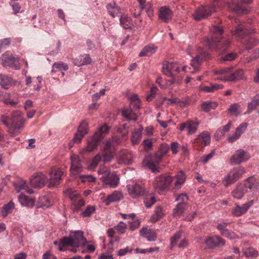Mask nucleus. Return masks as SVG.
I'll use <instances>...</instances> for the list:
<instances>
[{
  "label": "nucleus",
  "mask_w": 259,
  "mask_h": 259,
  "mask_svg": "<svg viewBox=\"0 0 259 259\" xmlns=\"http://www.w3.org/2000/svg\"><path fill=\"white\" fill-rule=\"evenodd\" d=\"M248 124L247 123H243L237 127L234 135L236 138H239L243 133L246 130Z\"/></svg>",
  "instance_id": "54"
},
{
  "label": "nucleus",
  "mask_w": 259,
  "mask_h": 259,
  "mask_svg": "<svg viewBox=\"0 0 259 259\" xmlns=\"http://www.w3.org/2000/svg\"><path fill=\"white\" fill-rule=\"evenodd\" d=\"M92 62V59L90 58L89 55L83 54L79 56L74 59H73V63L75 65L80 66L84 65L89 64Z\"/></svg>",
  "instance_id": "29"
},
{
  "label": "nucleus",
  "mask_w": 259,
  "mask_h": 259,
  "mask_svg": "<svg viewBox=\"0 0 259 259\" xmlns=\"http://www.w3.org/2000/svg\"><path fill=\"white\" fill-rule=\"evenodd\" d=\"M96 210L95 206L89 205L81 213V215L83 217H89L94 213Z\"/></svg>",
  "instance_id": "57"
},
{
  "label": "nucleus",
  "mask_w": 259,
  "mask_h": 259,
  "mask_svg": "<svg viewBox=\"0 0 259 259\" xmlns=\"http://www.w3.org/2000/svg\"><path fill=\"white\" fill-rule=\"evenodd\" d=\"M49 174L51 176L50 179V187H56L59 184L63 174L62 171L60 168H52Z\"/></svg>",
  "instance_id": "14"
},
{
  "label": "nucleus",
  "mask_w": 259,
  "mask_h": 259,
  "mask_svg": "<svg viewBox=\"0 0 259 259\" xmlns=\"http://www.w3.org/2000/svg\"><path fill=\"white\" fill-rule=\"evenodd\" d=\"M209 54L206 52H203L194 58L191 63V65L194 69V71H192V73H194L199 71L201 62L204 60L209 59Z\"/></svg>",
  "instance_id": "15"
},
{
  "label": "nucleus",
  "mask_w": 259,
  "mask_h": 259,
  "mask_svg": "<svg viewBox=\"0 0 259 259\" xmlns=\"http://www.w3.org/2000/svg\"><path fill=\"white\" fill-rule=\"evenodd\" d=\"M140 233L141 236L146 238L149 241H154L157 239V234L153 230L144 227L140 230Z\"/></svg>",
  "instance_id": "27"
},
{
  "label": "nucleus",
  "mask_w": 259,
  "mask_h": 259,
  "mask_svg": "<svg viewBox=\"0 0 259 259\" xmlns=\"http://www.w3.org/2000/svg\"><path fill=\"white\" fill-rule=\"evenodd\" d=\"M143 128L140 125L138 128H136L132 133L131 141L133 145H137L140 143L142 139Z\"/></svg>",
  "instance_id": "30"
},
{
  "label": "nucleus",
  "mask_w": 259,
  "mask_h": 259,
  "mask_svg": "<svg viewBox=\"0 0 259 259\" xmlns=\"http://www.w3.org/2000/svg\"><path fill=\"white\" fill-rule=\"evenodd\" d=\"M243 253L246 257L250 259L256 258L258 255V251L251 247H249L245 249L243 251Z\"/></svg>",
  "instance_id": "50"
},
{
  "label": "nucleus",
  "mask_w": 259,
  "mask_h": 259,
  "mask_svg": "<svg viewBox=\"0 0 259 259\" xmlns=\"http://www.w3.org/2000/svg\"><path fill=\"white\" fill-rule=\"evenodd\" d=\"M204 243L208 247L213 248L217 246H224L225 241L219 236H214L207 238Z\"/></svg>",
  "instance_id": "20"
},
{
  "label": "nucleus",
  "mask_w": 259,
  "mask_h": 259,
  "mask_svg": "<svg viewBox=\"0 0 259 259\" xmlns=\"http://www.w3.org/2000/svg\"><path fill=\"white\" fill-rule=\"evenodd\" d=\"M244 168L241 167H235L230 171L223 180L225 186H228L239 179L244 173Z\"/></svg>",
  "instance_id": "5"
},
{
  "label": "nucleus",
  "mask_w": 259,
  "mask_h": 259,
  "mask_svg": "<svg viewBox=\"0 0 259 259\" xmlns=\"http://www.w3.org/2000/svg\"><path fill=\"white\" fill-rule=\"evenodd\" d=\"M132 153L127 150L121 151L119 154L118 162L119 164H129L132 162Z\"/></svg>",
  "instance_id": "28"
},
{
  "label": "nucleus",
  "mask_w": 259,
  "mask_h": 259,
  "mask_svg": "<svg viewBox=\"0 0 259 259\" xmlns=\"http://www.w3.org/2000/svg\"><path fill=\"white\" fill-rule=\"evenodd\" d=\"M256 33L255 29H248L245 26L243 23L237 25L234 28L231 30L232 35L238 39H241L243 36L250 34H253Z\"/></svg>",
  "instance_id": "8"
},
{
  "label": "nucleus",
  "mask_w": 259,
  "mask_h": 259,
  "mask_svg": "<svg viewBox=\"0 0 259 259\" xmlns=\"http://www.w3.org/2000/svg\"><path fill=\"white\" fill-rule=\"evenodd\" d=\"M127 192L133 198H138L144 196L146 193L145 187L141 184L135 183L126 186Z\"/></svg>",
  "instance_id": "7"
},
{
  "label": "nucleus",
  "mask_w": 259,
  "mask_h": 259,
  "mask_svg": "<svg viewBox=\"0 0 259 259\" xmlns=\"http://www.w3.org/2000/svg\"><path fill=\"white\" fill-rule=\"evenodd\" d=\"M24 122L22 113L19 110H16L12 112L11 116V125L23 126Z\"/></svg>",
  "instance_id": "23"
},
{
  "label": "nucleus",
  "mask_w": 259,
  "mask_h": 259,
  "mask_svg": "<svg viewBox=\"0 0 259 259\" xmlns=\"http://www.w3.org/2000/svg\"><path fill=\"white\" fill-rule=\"evenodd\" d=\"M122 116L126 118L127 120L136 121L137 120V116L134 113L131 109H125L122 111Z\"/></svg>",
  "instance_id": "43"
},
{
  "label": "nucleus",
  "mask_w": 259,
  "mask_h": 259,
  "mask_svg": "<svg viewBox=\"0 0 259 259\" xmlns=\"http://www.w3.org/2000/svg\"><path fill=\"white\" fill-rule=\"evenodd\" d=\"M170 149L169 146L165 143H163L160 145L158 150V152L162 156H165Z\"/></svg>",
  "instance_id": "60"
},
{
  "label": "nucleus",
  "mask_w": 259,
  "mask_h": 259,
  "mask_svg": "<svg viewBox=\"0 0 259 259\" xmlns=\"http://www.w3.org/2000/svg\"><path fill=\"white\" fill-rule=\"evenodd\" d=\"M71 237L72 239L75 247L84 245L87 241L83 237V233L81 231H76L70 232Z\"/></svg>",
  "instance_id": "21"
},
{
  "label": "nucleus",
  "mask_w": 259,
  "mask_h": 259,
  "mask_svg": "<svg viewBox=\"0 0 259 259\" xmlns=\"http://www.w3.org/2000/svg\"><path fill=\"white\" fill-rule=\"evenodd\" d=\"M48 180L47 177L41 172L34 174L30 179V183L32 187L35 188H41Z\"/></svg>",
  "instance_id": "13"
},
{
  "label": "nucleus",
  "mask_w": 259,
  "mask_h": 259,
  "mask_svg": "<svg viewBox=\"0 0 259 259\" xmlns=\"http://www.w3.org/2000/svg\"><path fill=\"white\" fill-rule=\"evenodd\" d=\"M61 240L63 244H64L65 246L75 247L72 239L71 237L70 234L68 237H64Z\"/></svg>",
  "instance_id": "64"
},
{
  "label": "nucleus",
  "mask_w": 259,
  "mask_h": 259,
  "mask_svg": "<svg viewBox=\"0 0 259 259\" xmlns=\"http://www.w3.org/2000/svg\"><path fill=\"white\" fill-rule=\"evenodd\" d=\"M158 17L163 22H167L172 18V12L168 7H161L159 10Z\"/></svg>",
  "instance_id": "25"
},
{
  "label": "nucleus",
  "mask_w": 259,
  "mask_h": 259,
  "mask_svg": "<svg viewBox=\"0 0 259 259\" xmlns=\"http://www.w3.org/2000/svg\"><path fill=\"white\" fill-rule=\"evenodd\" d=\"M8 127V132L11 137H15L18 135L19 133V130L22 128V126H10Z\"/></svg>",
  "instance_id": "58"
},
{
  "label": "nucleus",
  "mask_w": 259,
  "mask_h": 259,
  "mask_svg": "<svg viewBox=\"0 0 259 259\" xmlns=\"http://www.w3.org/2000/svg\"><path fill=\"white\" fill-rule=\"evenodd\" d=\"M163 215V212L162 208L160 206H157L154 214L151 217V221L152 222L155 223L161 218Z\"/></svg>",
  "instance_id": "40"
},
{
  "label": "nucleus",
  "mask_w": 259,
  "mask_h": 259,
  "mask_svg": "<svg viewBox=\"0 0 259 259\" xmlns=\"http://www.w3.org/2000/svg\"><path fill=\"white\" fill-rule=\"evenodd\" d=\"M252 0H234L229 5V7L233 11L237 13H247V11L244 4H249Z\"/></svg>",
  "instance_id": "11"
},
{
  "label": "nucleus",
  "mask_w": 259,
  "mask_h": 259,
  "mask_svg": "<svg viewBox=\"0 0 259 259\" xmlns=\"http://www.w3.org/2000/svg\"><path fill=\"white\" fill-rule=\"evenodd\" d=\"M18 199L20 203L23 206L32 207L34 205L35 199L30 198L23 194L20 195Z\"/></svg>",
  "instance_id": "33"
},
{
  "label": "nucleus",
  "mask_w": 259,
  "mask_h": 259,
  "mask_svg": "<svg viewBox=\"0 0 259 259\" xmlns=\"http://www.w3.org/2000/svg\"><path fill=\"white\" fill-rule=\"evenodd\" d=\"M239 107L238 104H232L230 105L228 110L231 114L237 116L239 114V112L238 111Z\"/></svg>",
  "instance_id": "63"
},
{
  "label": "nucleus",
  "mask_w": 259,
  "mask_h": 259,
  "mask_svg": "<svg viewBox=\"0 0 259 259\" xmlns=\"http://www.w3.org/2000/svg\"><path fill=\"white\" fill-rule=\"evenodd\" d=\"M155 202V198L152 195H147L144 200V204L147 208H150Z\"/></svg>",
  "instance_id": "52"
},
{
  "label": "nucleus",
  "mask_w": 259,
  "mask_h": 259,
  "mask_svg": "<svg viewBox=\"0 0 259 259\" xmlns=\"http://www.w3.org/2000/svg\"><path fill=\"white\" fill-rule=\"evenodd\" d=\"M180 68L177 63H169L162 66L163 74L167 76L173 77L174 72H180Z\"/></svg>",
  "instance_id": "22"
},
{
  "label": "nucleus",
  "mask_w": 259,
  "mask_h": 259,
  "mask_svg": "<svg viewBox=\"0 0 259 259\" xmlns=\"http://www.w3.org/2000/svg\"><path fill=\"white\" fill-rule=\"evenodd\" d=\"M70 172L71 174L76 175L82 171V165L79 157L73 154L71 156Z\"/></svg>",
  "instance_id": "16"
},
{
  "label": "nucleus",
  "mask_w": 259,
  "mask_h": 259,
  "mask_svg": "<svg viewBox=\"0 0 259 259\" xmlns=\"http://www.w3.org/2000/svg\"><path fill=\"white\" fill-rule=\"evenodd\" d=\"M156 48L153 47L146 46L139 54L140 57H143L146 56H150L155 53L156 51Z\"/></svg>",
  "instance_id": "48"
},
{
  "label": "nucleus",
  "mask_w": 259,
  "mask_h": 259,
  "mask_svg": "<svg viewBox=\"0 0 259 259\" xmlns=\"http://www.w3.org/2000/svg\"><path fill=\"white\" fill-rule=\"evenodd\" d=\"M15 188L17 192H20L21 190H24L27 185L25 181H20L18 182H14Z\"/></svg>",
  "instance_id": "61"
},
{
  "label": "nucleus",
  "mask_w": 259,
  "mask_h": 259,
  "mask_svg": "<svg viewBox=\"0 0 259 259\" xmlns=\"http://www.w3.org/2000/svg\"><path fill=\"white\" fill-rule=\"evenodd\" d=\"M218 106V104L217 102H205L202 104L201 108L205 112H208L211 109H214L216 108Z\"/></svg>",
  "instance_id": "49"
},
{
  "label": "nucleus",
  "mask_w": 259,
  "mask_h": 259,
  "mask_svg": "<svg viewBox=\"0 0 259 259\" xmlns=\"http://www.w3.org/2000/svg\"><path fill=\"white\" fill-rule=\"evenodd\" d=\"M98 174L101 175V179L104 185L111 188H115L117 186L119 178L116 174H111L109 169L103 166L100 167L98 170Z\"/></svg>",
  "instance_id": "3"
},
{
  "label": "nucleus",
  "mask_w": 259,
  "mask_h": 259,
  "mask_svg": "<svg viewBox=\"0 0 259 259\" xmlns=\"http://www.w3.org/2000/svg\"><path fill=\"white\" fill-rule=\"evenodd\" d=\"M223 0H213L212 6H202L197 8L192 16L196 21L204 19L210 16L211 14L220 9L223 4Z\"/></svg>",
  "instance_id": "2"
},
{
  "label": "nucleus",
  "mask_w": 259,
  "mask_h": 259,
  "mask_svg": "<svg viewBox=\"0 0 259 259\" xmlns=\"http://www.w3.org/2000/svg\"><path fill=\"white\" fill-rule=\"evenodd\" d=\"M0 121L7 127L11 125V117L6 114H2L0 116Z\"/></svg>",
  "instance_id": "62"
},
{
  "label": "nucleus",
  "mask_w": 259,
  "mask_h": 259,
  "mask_svg": "<svg viewBox=\"0 0 259 259\" xmlns=\"http://www.w3.org/2000/svg\"><path fill=\"white\" fill-rule=\"evenodd\" d=\"M253 200L248 201L242 206L235 204V207L232 211V214L234 217H240L247 212L249 207L253 204Z\"/></svg>",
  "instance_id": "18"
},
{
  "label": "nucleus",
  "mask_w": 259,
  "mask_h": 259,
  "mask_svg": "<svg viewBox=\"0 0 259 259\" xmlns=\"http://www.w3.org/2000/svg\"><path fill=\"white\" fill-rule=\"evenodd\" d=\"M224 32V30L222 26L218 24L212 25L210 28V37H206L204 39L207 47L210 49L215 50L219 55L225 52L230 45V41L228 39L225 40L221 44H220Z\"/></svg>",
  "instance_id": "1"
},
{
  "label": "nucleus",
  "mask_w": 259,
  "mask_h": 259,
  "mask_svg": "<svg viewBox=\"0 0 259 259\" xmlns=\"http://www.w3.org/2000/svg\"><path fill=\"white\" fill-rule=\"evenodd\" d=\"M102 160V156L100 154H97L92 160L91 162L88 164V168L90 169H95L99 163Z\"/></svg>",
  "instance_id": "46"
},
{
  "label": "nucleus",
  "mask_w": 259,
  "mask_h": 259,
  "mask_svg": "<svg viewBox=\"0 0 259 259\" xmlns=\"http://www.w3.org/2000/svg\"><path fill=\"white\" fill-rule=\"evenodd\" d=\"M210 141V136L207 132H203L197 136L195 139L196 142H203L204 145H207Z\"/></svg>",
  "instance_id": "37"
},
{
  "label": "nucleus",
  "mask_w": 259,
  "mask_h": 259,
  "mask_svg": "<svg viewBox=\"0 0 259 259\" xmlns=\"http://www.w3.org/2000/svg\"><path fill=\"white\" fill-rule=\"evenodd\" d=\"M229 224V223L223 222L217 225L216 228L220 231L221 235L223 236L224 234H225V233L229 230L227 228Z\"/></svg>",
  "instance_id": "55"
},
{
  "label": "nucleus",
  "mask_w": 259,
  "mask_h": 259,
  "mask_svg": "<svg viewBox=\"0 0 259 259\" xmlns=\"http://www.w3.org/2000/svg\"><path fill=\"white\" fill-rule=\"evenodd\" d=\"M13 79L11 77L0 74V85L4 89H8V86L11 84Z\"/></svg>",
  "instance_id": "38"
},
{
  "label": "nucleus",
  "mask_w": 259,
  "mask_h": 259,
  "mask_svg": "<svg viewBox=\"0 0 259 259\" xmlns=\"http://www.w3.org/2000/svg\"><path fill=\"white\" fill-rule=\"evenodd\" d=\"M259 185V181L256 179L254 176H251L246 179L244 184L242 186H244V188L249 189L250 190L252 191L257 188Z\"/></svg>",
  "instance_id": "26"
},
{
  "label": "nucleus",
  "mask_w": 259,
  "mask_h": 259,
  "mask_svg": "<svg viewBox=\"0 0 259 259\" xmlns=\"http://www.w3.org/2000/svg\"><path fill=\"white\" fill-rule=\"evenodd\" d=\"M177 181L175 182L174 189H179L180 186L185 181V175L182 171H180L176 175Z\"/></svg>",
  "instance_id": "47"
},
{
  "label": "nucleus",
  "mask_w": 259,
  "mask_h": 259,
  "mask_svg": "<svg viewBox=\"0 0 259 259\" xmlns=\"http://www.w3.org/2000/svg\"><path fill=\"white\" fill-rule=\"evenodd\" d=\"M187 207L188 204L186 202H179L172 210V215L174 217H180Z\"/></svg>",
  "instance_id": "31"
},
{
  "label": "nucleus",
  "mask_w": 259,
  "mask_h": 259,
  "mask_svg": "<svg viewBox=\"0 0 259 259\" xmlns=\"http://www.w3.org/2000/svg\"><path fill=\"white\" fill-rule=\"evenodd\" d=\"M163 156L158 152L151 155L146 163L147 166L153 172L156 173L159 171L157 165L160 162Z\"/></svg>",
  "instance_id": "10"
},
{
  "label": "nucleus",
  "mask_w": 259,
  "mask_h": 259,
  "mask_svg": "<svg viewBox=\"0 0 259 259\" xmlns=\"http://www.w3.org/2000/svg\"><path fill=\"white\" fill-rule=\"evenodd\" d=\"M101 140L100 134L99 132H96L91 139L88 141L85 151L90 152L95 150L98 146Z\"/></svg>",
  "instance_id": "19"
},
{
  "label": "nucleus",
  "mask_w": 259,
  "mask_h": 259,
  "mask_svg": "<svg viewBox=\"0 0 259 259\" xmlns=\"http://www.w3.org/2000/svg\"><path fill=\"white\" fill-rule=\"evenodd\" d=\"M120 24L124 29H131L133 24L132 19L126 14H122L119 19Z\"/></svg>",
  "instance_id": "32"
},
{
  "label": "nucleus",
  "mask_w": 259,
  "mask_h": 259,
  "mask_svg": "<svg viewBox=\"0 0 259 259\" xmlns=\"http://www.w3.org/2000/svg\"><path fill=\"white\" fill-rule=\"evenodd\" d=\"M215 73L221 74L222 76L218 79L223 81L235 82L244 78V72L242 69L233 72L228 68L217 71Z\"/></svg>",
  "instance_id": "4"
},
{
  "label": "nucleus",
  "mask_w": 259,
  "mask_h": 259,
  "mask_svg": "<svg viewBox=\"0 0 259 259\" xmlns=\"http://www.w3.org/2000/svg\"><path fill=\"white\" fill-rule=\"evenodd\" d=\"M223 87L222 84L210 83L209 85H201L200 90L207 93H212L223 89Z\"/></svg>",
  "instance_id": "35"
},
{
  "label": "nucleus",
  "mask_w": 259,
  "mask_h": 259,
  "mask_svg": "<svg viewBox=\"0 0 259 259\" xmlns=\"http://www.w3.org/2000/svg\"><path fill=\"white\" fill-rule=\"evenodd\" d=\"M199 124L198 122H194L191 120L187 121V128L188 130V134L189 135H192L196 133L197 126Z\"/></svg>",
  "instance_id": "45"
},
{
  "label": "nucleus",
  "mask_w": 259,
  "mask_h": 259,
  "mask_svg": "<svg viewBox=\"0 0 259 259\" xmlns=\"http://www.w3.org/2000/svg\"><path fill=\"white\" fill-rule=\"evenodd\" d=\"M14 207V204L12 201H11L9 203L5 205L2 211V215L4 217H6Z\"/></svg>",
  "instance_id": "51"
},
{
  "label": "nucleus",
  "mask_w": 259,
  "mask_h": 259,
  "mask_svg": "<svg viewBox=\"0 0 259 259\" xmlns=\"http://www.w3.org/2000/svg\"><path fill=\"white\" fill-rule=\"evenodd\" d=\"M248 124L247 123H243L237 127L234 135L236 138H239L243 133L246 130Z\"/></svg>",
  "instance_id": "53"
},
{
  "label": "nucleus",
  "mask_w": 259,
  "mask_h": 259,
  "mask_svg": "<svg viewBox=\"0 0 259 259\" xmlns=\"http://www.w3.org/2000/svg\"><path fill=\"white\" fill-rule=\"evenodd\" d=\"M123 194L117 191H114L112 194L108 195L104 200L106 205H108L110 203L118 202L123 199Z\"/></svg>",
  "instance_id": "24"
},
{
  "label": "nucleus",
  "mask_w": 259,
  "mask_h": 259,
  "mask_svg": "<svg viewBox=\"0 0 259 259\" xmlns=\"http://www.w3.org/2000/svg\"><path fill=\"white\" fill-rule=\"evenodd\" d=\"M89 132L88 123L86 121H82L80 122L77 133L74 137V140L81 142L83 138Z\"/></svg>",
  "instance_id": "17"
},
{
  "label": "nucleus",
  "mask_w": 259,
  "mask_h": 259,
  "mask_svg": "<svg viewBox=\"0 0 259 259\" xmlns=\"http://www.w3.org/2000/svg\"><path fill=\"white\" fill-rule=\"evenodd\" d=\"M10 94L7 93H3L0 91V101H2L6 105L14 106L16 103L13 101H10Z\"/></svg>",
  "instance_id": "44"
},
{
  "label": "nucleus",
  "mask_w": 259,
  "mask_h": 259,
  "mask_svg": "<svg viewBox=\"0 0 259 259\" xmlns=\"http://www.w3.org/2000/svg\"><path fill=\"white\" fill-rule=\"evenodd\" d=\"M259 106V94H256L252 99L250 102L248 103V112L254 110Z\"/></svg>",
  "instance_id": "42"
},
{
  "label": "nucleus",
  "mask_w": 259,
  "mask_h": 259,
  "mask_svg": "<svg viewBox=\"0 0 259 259\" xmlns=\"http://www.w3.org/2000/svg\"><path fill=\"white\" fill-rule=\"evenodd\" d=\"M52 72H55V69H57L60 70H67L68 69V65L63 62L55 63L53 65Z\"/></svg>",
  "instance_id": "56"
},
{
  "label": "nucleus",
  "mask_w": 259,
  "mask_h": 259,
  "mask_svg": "<svg viewBox=\"0 0 259 259\" xmlns=\"http://www.w3.org/2000/svg\"><path fill=\"white\" fill-rule=\"evenodd\" d=\"M19 58L13 56L10 52H7L2 56V65L5 67H10L19 70L20 68L19 65Z\"/></svg>",
  "instance_id": "6"
},
{
  "label": "nucleus",
  "mask_w": 259,
  "mask_h": 259,
  "mask_svg": "<svg viewBox=\"0 0 259 259\" xmlns=\"http://www.w3.org/2000/svg\"><path fill=\"white\" fill-rule=\"evenodd\" d=\"M246 192L247 190L244 188V186H242V184H240L232 191V194L234 198L241 199Z\"/></svg>",
  "instance_id": "36"
},
{
  "label": "nucleus",
  "mask_w": 259,
  "mask_h": 259,
  "mask_svg": "<svg viewBox=\"0 0 259 259\" xmlns=\"http://www.w3.org/2000/svg\"><path fill=\"white\" fill-rule=\"evenodd\" d=\"M172 182V178L168 175L160 176L155 181V187L160 191H163L168 189Z\"/></svg>",
  "instance_id": "9"
},
{
  "label": "nucleus",
  "mask_w": 259,
  "mask_h": 259,
  "mask_svg": "<svg viewBox=\"0 0 259 259\" xmlns=\"http://www.w3.org/2000/svg\"><path fill=\"white\" fill-rule=\"evenodd\" d=\"M106 9L108 14L113 18L120 13V8L115 3L108 4Z\"/></svg>",
  "instance_id": "34"
},
{
  "label": "nucleus",
  "mask_w": 259,
  "mask_h": 259,
  "mask_svg": "<svg viewBox=\"0 0 259 259\" xmlns=\"http://www.w3.org/2000/svg\"><path fill=\"white\" fill-rule=\"evenodd\" d=\"M242 43L245 46L246 49L250 50L259 44V40L254 37H250L243 40Z\"/></svg>",
  "instance_id": "39"
},
{
  "label": "nucleus",
  "mask_w": 259,
  "mask_h": 259,
  "mask_svg": "<svg viewBox=\"0 0 259 259\" xmlns=\"http://www.w3.org/2000/svg\"><path fill=\"white\" fill-rule=\"evenodd\" d=\"M81 182L83 183H92L95 182L96 178L90 175H82L80 176Z\"/></svg>",
  "instance_id": "59"
},
{
  "label": "nucleus",
  "mask_w": 259,
  "mask_h": 259,
  "mask_svg": "<svg viewBox=\"0 0 259 259\" xmlns=\"http://www.w3.org/2000/svg\"><path fill=\"white\" fill-rule=\"evenodd\" d=\"M231 122L230 121L227 124L217 130L215 132V137L217 138V140L221 137H223L226 133L228 132L231 127Z\"/></svg>",
  "instance_id": "41"
},
{
  "label": "nucleus",
  "mask_w": 259,
  "mask_h": 259,
  "mask_svg": "<svg viewBox=\"0 0 259 259\" xmlns=\"http://www.w3.org/2000/svg\"><path fill=\"white\" fill-rule=\"evenodd\" d=\"M250 158L249 154L242 149H239L235 151L230 159L231 163L239 164L244 162Z\"/></svg>",
  "instance_id": "12"
}]
</instances>
